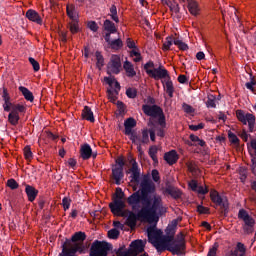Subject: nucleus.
Listing matches in <instances>:
<instances>
[{
    "label": "nucleus",
    "mask_w": 256,
    "mask_h": 256,
    "mask_svg": "<svg viewBox=\"0 0 256 256\" xmlns=\"http://www.w3.org/2000/svg\"><path fill=\"white\" fill-rule=\"evenodd\" d=\"M164 161L168 163V165H175L177 161H179V154H177L176 150H171L164 154Z\"/></svg>",
    "instance_id": "17"
},
{
    "label": "nucleus",
    "mask_w": 256,
    "mask_h": 256,
    "mask_svg": "<svg viewBox=\"0 0 256 256\" xmlns=\"http://www.w3.org/2000/svg\"><path fill=\"white\" fill-rule=\"evenodd\" d=\"M66 13L69 19H71V21H77V17H79V15L77 14V9L75 8V5L73 4L67 5Z\"/></svg>",
    "instance_id": "26"
},
{
    "label": "nucleus",
    "mask_w": 256,
    "mask_h": 256,
    "mask_svg": "<svg viewBox=\"0 0 256 256\" xmlns=\"http://www.w3.org/2000/svg\"><path fill=\"white\" fill-rule=\"evenodd\" d=\"M255 85H256L255 76H253V74H250V81L246 82L245 87L252 93H255Z\"/></svg>",
    "instance_id": "37"
},
{
    "label": "nucleus",
    "mask_w": 256,
    "mask_h": 256,
    "mask_svg": "<svg viewBox=\"0 0 256 256\" xmlns=\"http://www.w3.org/2000/svg\"><path fill=\"white\" fill-rule=\"evenodd\" d=\"M217 96L213 94H209L207 97V101L205 102V105L208 109H216L217 108Z\"/></svg>",
    "instance_id": "30"
},
{
    "label": "nucleus",
    "mask_w": 256,
    "mask_h": 256,
    "mask_svg": "<svg viewBox=\"0 0 256 256\" xmlns=\"http://www.w3.org/2000/svg\"><path fill=\"white\" fill-rule=\"evenodd\" d=\"M238 219L244 222L243 230L245 233H253V227H255V219L249 215V212L245 209H240L238 212Z\"/></svg>",
    "instance_id": "10"
},
{
    "label": "nucleus",
    "mask_w": 256,
    "mask_h": 256,
    "mask_svg": "<svg viewBox=\"0 0 256 256\" xmlns=\"http://www.w3.org/2000/svg\"><path fill=\"white\" fill-rule=\"evenodd\" d=\"M123 177H125V173L121 168H112V178L115 181L116 185H121V181H123Z\"/></svg>",
    "instance_id": "21"
},
{
    "label": "nucleus",
    "mask_w": 256,
    "mask_h": 256,
    "mask_svg": "<svg viewBox=\"0 0 256 256\" xmlns=\"http://www.w3.org/2000/svg\"><path fill=\"white\" fill-rule=\"evenodd\" d=\"M163 87L164 91L167 93L170 99H173V94L175 93V86H173V81H171V77L168 78V80L163 84Z\"/></svg>",
    "instance_id": "24"
},
{
    "label": "nucleus",
    "mask_w": 256,
    "mask_h": 256,
    "mask_svg": "<svg viewBox=\"0 0 256 256\" xmlns=\"http://www.w3.org/2000/svg\"><path fill=\"white\" fill-rule=\"evenodd\" d=\"M196 193H198L199 195H207L209 193V188L198 186Z\"/></svg>",
    "instance_id": "61"
},
{
    "label": "nucleus",
    "mask_w": 256,
    "mask_h": 256,
    "mask_svg": "<svg viewBox=\"0 0 256 256\" xmlns=\"http://www.w3.org/2000/svg\"><path fill=\"white\" fill-rule=\"evenodd\" d=\"M130 163H132V167L129 169L130 175V183H135L136 185H139L141 183V170L139 169V164H137V161L135 159H131Z\"/></svg>",
    "instance_id": "12"
},
{
    "label": "nucleus",
    "mask_w": 256,
    "mask_h": 256,
    "mask_svg": "<svg viewBox=\"0 0 256 256\" xmlns=\"http://www.w3.org/2000/svg\"><path fill=\"white\" fill-rule=\"evenodd\" d=\"M125 246H122L117 249V256H137L140 253L145 251V241L141 239L134 240L130 243V248L128 250H124Z\"/></svg>",
    "instance_id": "4"
},
{
    "label": "nucleus",
    "mask_w": 256,
    "mask_h": 256,
    "mask_svg": "<svg viewBox=\"0 0 256 256\" xmlns=\"http://www.w3.org/2000/svg\"><path fill=\"white\" fill-rule=\"evenodd\" d=\"M126 45L128 49H137V45H135V41H133L131 38H127Z\"/></svg>",
    "instance_id": "63"
},
{
    "label": "nucleus",
    "mask_w": 256,
    "mask_h": 256,
    "mask_svg": "<svg viewBox=\"0 0 256 256\" xmlns=\"http://www.w3.org/2000/svg\"><path fill=\"white\" fill-rule=\"evenodd\" d=\"M123 68L126 71L127 77H135V75H137V72H135V68L131 62L126 60L124 62Z\"/></svg>",
    "instance_id": "27"
},
{
    "label": "nucleus",
    "mask_w": 256,
    "mask_h": 256,
    "mask_svg": "<svg viewBox=\"0 0 256 256\" xmlns=\"http://www.w3.org/2000/svg\"><path fill=\"white\" fill-rule=\"evenodd\" d=\"M190 131H199V129H205L204 123H199L198 125H189Z\"/></svg>",
    "instance_id": "60"
},
{
    "label": "nucleus",
    "mask_w": 256,
    "mask_h": 256,
    "mask_svg": "<svg viewBox=\"0 0 256 256\" xmlns=\"http://www.w3.org/2000/svg\"><path fill=\"white\" fill-rule=\"evenodd\" d=\"M142 143L143 145H147L149 143V130L144 129L142 130Z\"/></svg>",
    "instance_id": "53"
},
{
    "label": "nucleus",
    "mask_w": 256,
    "mask_h": 256,
    "mask_svg": "<svg viewBox=\"0 0 256 256\" xmlns=\"http://www.w3.org/2000/svg\"><path fill=\"white\" fill-rule=\"evenodd\" d=\"M174 40L175 39H173V37L168 36L166 38V41L163 43V47H162L163 51H169V49H171V45H173Z\"/></svg>",
    "instance_id": "43"
},
{
    "label": "nucleus",
    "mask_w": 256,
    "mask_h": 256,
    "mask_svg": "<svg viewBox=\"0 0 256 256\" xmlns=\"http://www.w3.org/2000/svg\"><path fill=\"white\" fill-rule=\"evenodd\" d=\"M91 155H93V149L91 148V145L84 144L80 148V156L84 161H87L88 159H91Z\"/></svg>",
    "instance_id": "20"
},
{
    "label": "nucleus",
    "mask_w": 256,
    "mask_h": 256,
    "mask_svg": "<svg viewBox=\"0 0 256 256\" xmlns=\"http://www.w3.org/2000/svg\"><path fill=\"white\" fill-rule=\"evenodd\" d=\"M210 199L212 203H214V208L217 209V207H220L221 215L227 217V214L229 213V200H227V197L219 195L217 190H211Z\"/></svg>",
    "instance_id": "6"
},
{
    "label": "nucleus",
    "mask_w": 256,
    "mask_h": 256,
    "mask_svg": "<svg viewBox=\"0 0 256 256\" xmlns=\"http://www.w3.org/2000/svg\"><path fill=\"white\" fill-rule=\"evenodd\" d=\"M19 114H14V113H9L8 114V121L10 123V125H19Z\"/></svg>",
    "instance_id": "39"
},
{
    "label": "nucleus",
    "mask_w": 256,
    "mask_h": 256,
    "mask_svg": "<svg viewBox=\"0 0 256 256\" xmlns=\"http://www.w3.org/2000/svg\"><path fill=\"white\" fill-rule=\"evenodd\" d=\"M88 29L93 31V33H97V31H99V25H97V22L95 21H90L88 22Z\"/></svg>",
    "instance_id": "56"
},
{
    "label": "nucleus",
    "mask_w": 256,
    "mask_h": 256,
    "mask_svg": "<svg viewBox=\"0 0 256 256\" xmlns=\"http://www.w3.org/2000/svg\"><path fill=\"white\" fill-rule=\"evenodd\" d=\"M7 187L15 191V189H19V183H17L15 179L11 178L7 180Z\"/></svg>",
    "instance_id": "48"
},
{
    "label": "nucleus",
    "mask_w": 256,
    "mask_h": 256,
    "mask_svg": "<svg viewBox=\"0 0 256 256\" xmlns=\"http://www.w3.org/2000/svg\"><path fill=\"white\" fill-rule=\"evenodd\" d=\"M178 224L179 221L177 219L172 220L171 224H169L165 230L166 235H175Z\"/></svg>",
    "instance_id": "31"
},
{
    "label": "nucleus",
    "mask_w": 256,
    "mask_h": 256,
    "mask_svg": "<svg viewBox=\"0 0 256 256\" xmlns=\"http://www.w3.org/2000/svg\"><path fill=\"white\" fill-rule=\"evenodd\" d=\"M173 43L180 49V51H187V49H189V46L185 42L179 40V38H174Z\"/></svg>",
    "instance_id": "40"
},
{
    "label": "nucleus",
    "mask_w": 256,
    "mask_h": 256,
    "mask_svg": "<svg viewBox=\"0 0 256 256\" xmlns=\"http://www.w3.org/2000/svg\"><path fill=\"white\" fill-rule=\"evenodd\" d=\"M252 149L255 151V156L251 155V172L256 176V140H251L250 143Z\"/></svg>",
    "instance_id": "28"
},
{
    "label": "nucleus",
    "mask_w": 256,
    "mask_h": 256,
    "mask_svg": "<svg viewBox=\"0 0 256 256\" xmlns=\"http://www.w3.org/2000/svg\"><path fill=\"white\" fill-rule=\"evenodd\" d=\"M152 245L158 253L169 251L172 255H175V252L179 251L180 247H183V244H170L165 235L160 236L157 241H153Z\"/></svg>",
    "instance_id": "5"
},
{
    "label": "nucleus",
    "mask_w": 256,
    "mask_h": 256,
    "mask_svg": "<svg viewBox=\"0 0 256 256\" xmlns=\"http://www.w3.org/2000/svg\"><path fill=\"white\" fill-rule=\"evenodd\" d=\"M124 198H125V192H123V189H121L120 187L116 188V192L112 199L123 201Z\"/></svg>",
    "instance_id": "44"
},
{
    "label": "nucleus",
    "mask_w": 256,
    "mask_h": 256,
    "mask_svg": "<svg viewBox=\"0 0 256 256\" xmlns=\"http://www.w3.org/2000/svg\"><path fill=\"white\" fill-rule=\"evenodd\" d=\"M152 179L155 183H159L161 181V176H159V170L154 169L152 170Z\"/></svg>",
    "instance_id": "59"
},
{
    "label": "nucleus",
    "mask_w": 256,
    "mask_h": 256,
    "mask_svg": "<svg viewBox=\"0 0 256 256\" xmlns=\"http://www.w3.org/2000/svg\"><path fill=\"white\" fill-rule=\"evenodd\" d=\"M189 139L195 146L199 145L200 147H205V145H207L205 140H201L199 136H196L195 134H190Z\"/></svg>",
    "instance_id": "35"
},
{
    "label": "nucleus",
    "mask_w": 256,
    "mask_h": 256,
    "mask_svg": "<svg viewBox=\"0 0 256 256\" xmlns=\"http://www.w3.org/2000/svg\"><path fill=\"white\" fill-rule=\"evenodd\" d=\"M120 232L117 230V228H113L108 231V237L109 239H119Z\"/></svg>",
    "instance_id": "47"
},
{
    "label": "nucleus",
    "mask_w": 256,
    "mask_h": 256,
    "mask_svg": "<svg viewBox=\"0 0 256 256\" xmlns=\"http://www.w3.org/2000/svg\"><path fill=\"white\" fill-rule=\"evenodd\" d=\"M62 207H63L64 211L69 210V207H71V199L68 197H64L62 199Z\"/></svg>",
    "instance_id": "54"
},
{
    "label": "nucleus",
    "mask_w": 256,
    "mask_h": 256,
    "mask_svg": "<svg viewBox=\"0 0 256 256\" xmlns=\"http://www.w3.org/2000/svg\"><path fill=\"white\" fill-rule=\"evenodd\" d=\"M157 187L149 175H144L140 182V190L133 192L128 198L127 203L131 207L132 211L139 209L141 203L142 208L146 212V215L155 221L158 215H163L166 209L163 207V198L160 195L155 194Z\"/></svg>",
    "instance_id": "1"
},
{
    "label": "nucleus",
    "mask_w": 256,
    "mask_h": 256,
    "mask_svg": "<svg viewBox=\"0 0 256 256\" xmlns=\"http://www.w3.org/2000/svg\"><path fill=\"white\" fill-rule=\"evenodd\" d=\"M26 19L29 21H32L33 23H36L37 25H43V18H41V15H39V12L29 9L26 12Z\"/></svg>",
    "instance_id": "16"
},
{
    "label": "nucleus",
    "mask_w": 256,
    "mask_h": 256,
    "mask_svg": "<svg viewBox=\"0 0 256 256\" xmlns=\"http://www.w3.org/2000/svg\"><path fill=\"white\" fill-rule=\"evenodd\" d=\"M166 193H168V195H171L173 199H180L181 197V191H179V189L175 187L169 186L168 188H166Z\"/></svg>",
    "instance_id": "33"
},
{
    "label": "nucleus",
    "mask_w": 256,
    "mask_h": 256,
    "mask_svg": "<svg viewBox=\"0 0 256 256\" xmlns=\"http://www.w3.org/2000/svg\"><path fill=\"white\" fill-rule=\"evenodd\" d=\"M29 63L32 65L35 72H37V71H39V69H41V65H39V62L37 60H35V58L30 57Z\"/></svg>",
    "instance_id": "52"
},
{
    "label": "nucleus",
    "mask_w": 256,
    "mask_h": 256,
    "mask_svg": "<svg viewBox=\"0 0 256 256\" xmlns=\"http://www.w3.org/2000/svg\"><path fill=\"white\" fill-rule=\"evenodd\" d=\"M148 241L153 245V241H158L159 238L163 235L161 229H157V225H152L147 228Z\"/></svg>",
    "instance_id": "14"
},
{
    "label": "nucleus",
    "mask_w": 256,
    "mask_h": 256,
    "mask_svg": "<svg viewBox=\"0 0 256 256\" xmlns=\"http://www.w3.org/2000/svg\"><path fill=\"white\" fill-rule=\"evenodd\" d=\"M24 157L27 161H31V159H33V152L31 151V146H26L24 148Z\"/></svg>",
    "instance_id": "46"
},
{
    "label": "nucleus",
    "mask_w": 256,
    "mask_h": 256,
    "mask_svg": "<svg viewBox=\"0 0 256 256\" xmlns=\"http://www.w3.org/2000/svg\"><path fill=\"white\" fill-rule=\"evenodd\" d=\"M25 193L28 197V201H30V203H33V201H35V199H37V195H39V190H37L35 187L26 184L25 185Z\"/></svg>",
    "instance_id": "19"
},
{
    "label": "nucleus",
    "mask_w": 256,
    "mask_h": 256,
    "mask_svg": "<svg viewBox=\"0 0 256 256\" xmlns=\"http://www.w3.org/2000/svg\"><path fill=\"white\" fill-rule=\"evenodd\" d=\"M124 127V134L130 136L133 133L134 127H137V121L135 120V118L130 117L124 121Z\"/></svg>",
    "instance_id": "18"
},
{
    "label": "nucleus",
    "mask_w": 256,
    "mask_h": 256,
    "mask_svg": "<svg viewBox=\"0 0 256 256\" xmlns=\"http://www.w3.org/2000/svg\"><path fill=\"white\" fill-rule=\"evenodd\" d=\"M108 45L114 51H119V49H123V40L118 38V39L112 40Z\"/></svg>",
    "instance_id": "32"
},
{
    "label": "nucleus",
    "mask_w": 256,
    "mask_h": 256,
    "mask_svg": "<svg viewBox=\"0 0 256 256\" xmlns=\"http://www.w3.org/2000/svg\"><path fill=\"white\" fill-rule=\"evenodd\" d=\"M236 250L240 253V255H246L247 254V248L245 247V244L238 242L236 244Z\"/></svg>",
    "instance_id": "50"
},
{
    "label": "nucleus",
    "mask_w": 256,
    "mask_h": 256,
    "mask_svg": "<svg viewBox=\"0 0 256 256\" xmlns=\"http://www.w3.org/2000/svg\"><path fill=\"white\" fill-rule=\"evenodd\" d=\"M197 212L200 214V215H209L210 211H209V208L203 206V205H198L197 206Z\"/></svg>",
    "instance_id": "55"
},
{
    "label": "nucleus",
    "mask_w": 256,
    "mask_h": 256,
    "mask_svg": "<svg viewBox=\"0 0 256 256\" xmlns=\"http://www.w3.org/2000/svg\"><path fill=\"white\" fill-rule=\"evenodd\" d=\"M87 239V234L85 232H76L74 235H72L71 239H67L62 244V252L64 251H71V249L79 248V250L76 251V253H85V245H83V241Z\"/></svg>",
    "instance_id": "2"
},
{
    "label": "nucleus",
    "mask_w": 256,
    "mask_h": 256,
    "mask_svg": "<svg viewBox=\"0 0 256 256\" xmlns=\"http://www.w3.org/2000/svg\"><path fill=\"white\" fill-rule=\"evenodd\" d=\"M18 91L22 93L26 101H30V103H33V101H35V96H33V92H31L27 87L20 86L18 87Z\"/></svg>",
    "instance_id": "23"
},
{
    "label": "nucleus",
    "mask_w": 256,
    "mask_h": 256,
    "mask_svg": "<svg viewBox=\"0 0 256 256\" xmlns=\"http://www.w3.org/2000/svg\"><path fill=\"white\" fill-rule=\"evenodd\" d=\"M126 95L129 99H135V97H137V89L136 88H128L126 90Z\"/></svg>",
    "instance_id": "51"
},
{
    "label": "nucleus",
    "mask_w": 256,
    "mask_h": 256,
    "mask_svg": "<svg viewBox=\"0 0 256 256\" xmlns=\"http://www.w3.org/2000/svg\"><path fill=\"white\" fill-rule=\"evenodd\" d=\"M166 237L168 243L170 245H182V247L178 248L176 252H174V255H184L185 249H187V244L185 241V234L183 232H179L176 237L175 234H166L164 235Z\"/></svg>",
    "instance_id": "9"
},
{
    "label": "nucleus",
    "mask_w": 256,
    "mask_h": 256,
    "mask_svg": "<svg viewBox=\"0 0 256 256\" xmlns=\"http://www.w3.org/2000/svg\"><path fill=\"white\" fill-rule=\"evenodd\" d=\"M82 119L90 121V123H95V116L93 115V110H91V107H84V109L82 110Z\"/></svg>",
    "instance_id": "22"
},
{
    "label": "nucleus",
    "mask_w": 256,
    "mask_h": 256,
    "mask_svg": "<svg viewBox=\"0 0 256 256\" xmlns=\"http://www.w3.org/2000/svg\"><path fill=\"white\" fill-rule=\"evenodd\" d=\"M158 149H157V146H151L150 148H149V151H148V155H149V157L152 159V161L154 162V163H159V160H158V158H157V153H158Z\"/></svg>",
    "instance_id": "36"
},
{
    "label": "nucleus",
    "mask_w": 256,
    "mask_h": 256,
    "mask_svg": "<svg viewBox=\"0 0 256 256\" xmlns=\"http://www.w3.org/2000/svg\"><path fill=\"white\" fill-rule=\"evenodd\" d=\"M147 75L149 77H152V79H155V81H159V79H169V71L163 67V65H160L158 68H154L152 70L147 71Z\"/></svg>",
    "instance_id": "11"
},
{
    "label": "nucleus",
    "mask_w": 256,
    "mask_h": 256,
    "mask_svg": "<svg viewBox=\"0 0 256 256\" xmlns=\"http://www.w3.org/2000/svg\"><path fill=\"white\" fill-rule=\"evenodd\" d=\"M145 209H140L136 214L133 211H128V217L126 219V225L133 229L137 227V221H147L148 223H153V220L146 215Z\"/></svg>",
    "instance_id": "8"
},
{
    "label": "nucleus",
    "mask_w": 256,
    "mask_h": 256,
    "mask_svg": "<svg viewBox=\"0 0 256 256\" xmlns=\"http://www.w3.org/2000/svg\"><path fill=\"white\" fill-rule=\"evenodd\" d=\"M107 73H113L114 75H119L121 73V58L117 55H113L107 66Z\"/></svg>",
    "instance_id": "13"
},
{
    "label": "nucleus",
    "mask_w": 256,
    "mask_h": 256,
    "mask_svg": "<svg viewBox=\"0 0 256 256\" xmlns=\"http://www.w3.org/2000/svg\"><path fill=\"white\" fill-rule=\"evenodd\" d=\"M188 186L190 187V189L194 192L197 191L199 185L197 184V181L196 180H191L189 183H188Z\"/></svg>",
    "instance_id": "64"
},
{
    "label": "nucleus",
    "mask_w": 256,
    "mask_h": 256,
    "mask_svg": "<svg viewBox=\"0 0 256 256\" xmlns=\"http://www.w3.org/2000/svg\"><path fill=\"white\" fill-rule=\"evenodd\" d=\"M129 136H130V141H132L134 145H143V140L141 136L138 135L137 133L132 132Z\"/></svg>",
    "instance_id": "38"
},
{
    "label": "nucleus",
    "mask_w": 256,
    "mask_h": 256,
    "mask_svg": "<svg viewBox=\"0 0 256 256\" xmlns=\"http://www.w3.org/2000/svg\"><path fill=\"white\" fill-rule=\"evenodd\" d=\"M110 17L115 23H119V16H117V6L114 4L110 7Z\"/></svg>",
    "instance_id": "42"
},
{
    "label": "nucleus",
    "mask_w": 256,
    "mask_h": 256,
    "mask_svg": "<svg viewBox=\"0 0 256 256\" xmlns=\"http://www.w3.org/2000/svg\"><path fill=\"white\" fill-rule=\"evenodd\" d=\"M142 111L144 115H147V117L158 119V125H160V127H167L165 113L163 112V108H161V106L143 104Z\"/></svg>",
    "instance_id": "3"
},
{
    "label": "nucleus",
    "mask_w": 256,
    "mask_h": 256,
    "mask_svg": "<svg viewBox=\"0 0 256 256\" xmlns=\"http://www.w3.org/2000/svg\"><path fill=\"white\" fill-rule=\"evenodd\" d=\"M68 29L72 33V35L79 33V31H81V29L79 28V21L72 20V22L68 24Z\"/></svg>",
    "instance_id": "34"
},
{
    "label": "nucleus",
    "mask_w": 256,
    "mask_h": 256,
    "mask_svg": "<svg viewBox=\"0 0 256 256\" xmlns=\"http://www.w3.org/2000/svg\"><path fill=\"white\" fill-rule=\"evenodd\" d=\"M125 207V201L123 200L112 199V202L109 204V209L113 215H117L120 211H123Z\"/></svg>",
    "instance_id": "15"
},
{
    "label": "nucleus",
    "mask_w": 256,
    "mask_h": 256,
    "mask_svg": "<svg viewBox=\"0 0 256 256\" xmlns=\"http://www.w3.org/2000/svg\"><path fill=\"white\" fill-rule=\"evenodd\" d=\"M182 109L185 113H195V109H193V106L187 103L182 104Z\"/></svg>",
    "instance_id": "58"
},
{
    "label": "nucleus",
    "mask_w": 256,
    "mask_h": 256,
    "mask_svg": "<svg viewBox=\"0 0 256 256\" xmlns=\"http://www.w3.org/2000/svg\"><path fill=\"white\" fill-rule=\"evenodd\" d=\"M95 57L97 60L96 66L98 67V69H101V67H103V65H105V59L103 58V55L99 51H96Z\"/></svg>",
    "instance_id": "41"
},
{
    "label": "nucleus",
    "mask_w": 256,
    "mask_h": 256,
    "mask_svg": "<svg viewBox=\"0 0 256 256\" xmlns=\"http://www.w3.org/2000/svg\"><path fill=\"white\" fill-rule=\"evenodd\" d=\"M103 29L106 33H117V26H115V23L109 19L104 21Z\"/></svg>",
    "instance_id": "25"
},
{
    "label": "nucleus",
    "mask_w": 256,
    "mask_h": 256,
    "mask_svg": "<svg viewBox=\"0 0 256 256\" xmlns=\"http://www.w3.org/2000/svg\"><path fill=\"white\" fill-rule=\"evenodd\" d=\"M236 118L242 125H248L249 133L256 131V117L252 113L245 112V110H236Z\"/></svg>",
    "instance_id": "7"
},
{
    "label": "nucleus",
    "mask_w": 256,
    "mask_h": 256,
    "mask_svg": "<svg viewBox=\"0 0 256 256\" xmlns=\"http://www.w3.org/2000/svg\"><path fill=\"white\" fill-rule=\"evenodd\" d=\"M14 105L15 104L11 103V100H6V101H4L3 109H4V111H6V113H9V112H11V108Z\"/></svg>",
    "instance_id": "57"
},
{
    "label": "nucleus",
    "mask_w": 256,
    "mask_h": 256,
    "mask_svg": "<svg viewBox=\"0 0 256 256\" xmlns=\"http://www.w3.org/2000/svg\"><path fill=\"white\" fill-rule=\"evenodd\" d=\"M188 11L191 13V15H199V4L193 0L188 1Z\"/></svg>",
    "instance_id": "29"
},
{
    "label": "nucleus",
    "mask_w": 256,
    "mask_h": 256,
    "mask_svg": "<svg viewBox=\"0 0 256 256\" xmlns=\"http://www.w3.org/2000/svg\"><path fill=\"white\" fill-rule=\"evenodd\" d=\"M228 139L232 145H239V137H237L235 133L228 131Z\"/></svg>",
    "instance_id": "45"
},
{
    "label": "nucleus",
    "mask_w": 256,
    "mask_h": 256,
    "mask_svg": "<svg viewBox=\"0 0 256 256\" xmlns=\"http://www.w3.org/2000/svg\"><path fill=\"white\" fill-rule=\"evenodd\" d=\"M115 167L117 168V169H123L124 167H125V160H123V158H118V159H116V165H115Z\"/></svg>",
    "instance_id": "62"
},
{
    "label": "nucleus",
    "mask_w": 256,
    "mask_h": 256,
    "mask_svg": "<svg viewBox=\"0 0 256 256\" xmlns=\"http://www.w3.org/2000/svg\"><path fill=\"white\" fill-rule=\"evenodd\" d=\"M219 249V243L215 242L209 249L207 256H217V250Z\"/></svg>",
    "instance_id": "49"
}]
</instances>
